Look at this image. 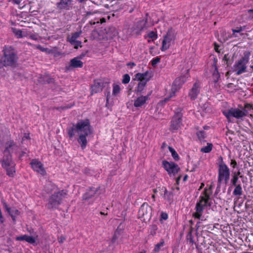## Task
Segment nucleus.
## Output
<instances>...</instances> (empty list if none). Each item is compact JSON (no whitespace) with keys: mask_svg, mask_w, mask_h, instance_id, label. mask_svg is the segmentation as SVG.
I'll use <instances>...</instances> for the list:
<instances>
[{"mask_svg":"<svg viewBox=\"0 0 253 253\" xmlns=\"http://www.w3.org/2000/svg\"><path fill=\"white\" fill-rule=\"evenodd\" d=\"M32 168L33 170L42 175L46 174V171L43 168L42 164L36 159H33L30 163Z\"/></svg>","mask_w":253,"mask_h":253,"instance_id":"obj_15","label":"nucleus"},{"mask_svg":"<svg viewBox=\"0 0 253 253\" xmlns=\"http://www.w3.org/2000/svg\"><path fill=\"white\" fill-rule=\"evenodd\" d=\"M153 192L154 193H156L157 192V190L156 189H153Z\"/></svg>","mask_w":253,"mask_h":253,"instance_id":"obj_60","label":"nucleus"},{"mask_svg":"<svg viewBox=\"0 0 253 253\" xmlns=\"http://www.w3.org/2000/svg\"><path fill=\"white\" fill-rule=\"evenodd\" d=\"M168 218V215L166 212H162L161 214V219L167 220Z\"/></svg>","mask_w":253,"mask_h":253,"instance_id":"obj_44","label":"nucleus"},{"mask_svg":"<svg viewBox=\"0 0 253 253\" xmlns=\"http://www.w3.org/2000/svg\"><path fill=\"white\" fill-rule=\"evenodd\" d=\"M70 43L74 46L75 48H78L79 46H82V42L76 40L75 42H69Z\"/></svg>","mask_w":253,"mask_h":253,"instance_id":"obj_39","label":"nucleus"},{"mask_svg":"<svg viewBox=\"0 0 253 253\" xmlns=\"http://www.w3.org/2000/svg\"><path fill=\"white\" fill-rule=\"evenodd\" d=\"M160 191L161 192V196L165 199H167L168 200H170L172 197V194L170 192H168L165 187H163L161 188Z\"/></svg>","mask_w":253,"mask_h":253,"instance_id":"obj_27","label":"nucleus"},{"mask_svg":"<svg viewBox=\"0 0 253 253\" xmlns=\"http://www.w3.org/2000/svg\"><path fill=\"white\" fill-rule=\"evenodd\" d=\"M82 33V31L80 30L79 32L73 33L70 38H68L69 42H75L80 36Z\"/></svg>","mask_w":253,"mask_h":253,"instance_id":"obj_32","label":"nucleus"},{"mask_svg":"<svg viewBox=\"0 0 253 253\" xmlns=\"http://www.w3.org/2000/svg\"><path fill=\"white\" fill-rule=\"evenodd\" d=\"M162 164L165 169L170 176L172 175L174 176L180 170L178 166L173 162H169L164 160L163 161Z\"/></svg>","mask_w":253,"mask_h":253,"instance_id":"obj_13","label":"nucleus"},{"mask_svg":"<svg viewBox=\"0 0 253 253\" xmlns=\"http://www.w3.org/2000/svg\"><path fill=\"white\" fill-rule=\"evenodd\" d=\"M166 146H167V144L165 142H164L162 144V148L164 149V148H165L166 147Z\"/></svg>","mask_w":253,"mask_h":253,"instance_id":"obj_56","label":"nucleus"},{"mask_svg":"<svg viewBox=\"0 0 253 253\" xmlns=\"http://www.w3.org/2000/svg\"><path fill=\"white\" fill-rule=\"evenodd\" d=\"M249 61V56L247 54L244 55L240 59L236 61L234 65V69L236 72V75H240L245 73L246 71L247 64Z\"/></svg>","mask_w":253,"mask_h":253,"instance_id":"obj_10","label":"nucleus"},{"mask_svg":"<svg viewBox=\"0 0 253 253\" xmlns=\"http://www.w3.org/2000/svg\"><path fill=\"white\" fill-rule=\"evenodd\" d=\"M152 198L154 199V201H155V195H153L152 196Z\"/></svg>","mask_w":253,"mask_h":253,"instance_id":"obj_61","label":"nucleus"},{"mask_svg":"<svg viewBox=\"0 0 253 253\" xmlns=\"http://www.w3.org/2000/svg\"><path fill=\"white\" fill-rule=\"evenodd\" d=\"M2 167L6 170L9 176L13 177L15 173V164L12 161L11 155H4L0 161Z\"/></svg>","mask_w":253,"mask_h":253,"instance_id":"obj_6","label":"nucleus"},{"mask_svg":"<svg viewBox=\"0 0 253 253\" xmlns=\"http://www.w3.org/2000/svg\"><path fill=\"white\" fill-rule=\"evenodd\" d=\"M224 115L226 117L228 121L231 122L230 118L233 117L236 119H240L246 116V113L244 112L242 108H231L228 111H225L223 112Z\"/></svg>","mask_w":253,"mask_h":253,"instance_id":"obj_12","label":"nucleus"},{"mask_svg":"<svg viewBox=\"0 0 253 253\" xmlns=\"http://www.w3.org/2000/svg\"><path fill=\"white\" fill-rule=\"evenodd\" d=\"M235 187L233 194L235 196H241L242 194V189L241 185L240 184H238V185L234 186Z\"/></svg>","mask_w":253,"mask_h":253,"instance_id":"obj_31","label":"nucleus"},{"mask_svg":"<svg viewBox=\"0 0 253 253\" xmlns=\"http://www.w3.org/2000/svg\"><path fill=\"white\" fill-rule=\"evenodd\" d=\"M17 147L15 143L13 141H9L6 143L5 149L3 152L4 155H11L10 152H12L13 148Z\"/></svg>","mask_w":253,"mask_h":253,"instance_id":"obj_24","label":"nucleus"},{"mask_svg":"<svg viewBox=\"0 0 253 253\" xmlns=\"http://www.w3.org/2000/svg\"><path fill=\"white\" fill-rule=\"evenodd\" d=\"M195 246H196V249H198V245L196 243V244H195Z\"/></svg>","mask_w":253,"mask_h":253,"instance_id":"obj_63","label":"nucleus"},{"mask_svg":"<svg viewBox=\"0 0 253 253\" xmlns=\"http://www.w3.org/2000/svg\"><path fill=\"white\" fill-rule=\"evenodd\" d=\"M147 21L146 20L143 19L138 21L136 24V29L138 32H140L144 29L146 27Z\"/></svg>","mask_w":253,"mask_h":253,"instance_id":"obj_29","label":"nucleus"},{"mask_svg":"<svg viewBox=\"0 0 253 253\" xmlns=\"http://www.w3.org/2000/svg\"><path fill=\"white\" fill-rule=\"evenodd\" d=\"M149 99V95L146 96L141 95L134 100L133 105L136 108H141L146 104Z\"/></svg>","mask_w":253,"mask_h":253,"instance_id":"obj_19","label":"nucleus"},{"mask_svg":"<svg viewBox=\"0 0 253 253\" xmlns=\"http://www.w3.org/2000/svg\"><path fill=\"white\" fill-rule=\"evenodd\" d=\"M193 232V228L191 227L189 232H188V234L186 235V240L190 245L196 244V242L194 240V236L192 234Z\"/></svg>","mask_w":253,"mask_h":253,"instance_id":"obj_28","label":"nucleus"},{"mask_svg":"<svg viewBox=\"0 0 253 253\" xmlns=\"http://www.w3.org/2000/svg\"><path fill=\"white\" fill-rule=\"evenodd\" d=\"M67 191L62 190L58 192H55L49 198L46 206L48 209H57L61 204L64 198L65 197Z\"/></svg>","mask_w":253,"mask_h":253,"instance_id":"obj_5","label":"nucleus"},{"mask_svg":"<svg viewBox=\"0 0 253 253\" xmlns=\"http://www.w3.org/2000/svg\"><path fill=\"white\" fill-rule=\"evenodd\" d=\"M160 61V58L157 57L156 58H153L151 61V64L152 66L155 67L158 63H159Z\"/></svg>","mask_w":253,"mask_h":253,"instance_id":"obj_41","label":"nucleus"},{"mask_svg":"<svg viewBox=\"0 0 253 253\" xmlns=\"http://www.w3.org/2000/svg\"><path fill=\"white\" fill-rule=\"evenodd\" d=\"M117 234H118L117 232H115V233L113 236V237L112 238V242L113 243H114L116 241L117 239L118 238Z\"/></svg>","mask_w":253,"mask_h":253,"instance_id":"obj_49","label":"nucleus"},{"mask_svg":"<svg viewBox=\"0 0 253 253\" xmlns=\"http://www.w3.org/2000/svg\"><path fill=\"white\" fill-rule=\"evenodd\" d=\"M34 46L36 48L42 51L45 52H49L48 48L42 47L41 45H39H39H35Z\"/></svg>","mask_w":253,"mask_h":253,"instance_id":"obj_42","label":"nucleus"},{"mask_svg":"<svg viewBox=\"0 0 253 253\" xmlns=\"http://www.w3.org/2000/svg\"><path fill=\"white\" fill-rule=\"evenodd\" d=\"M15 34L18 37V38H21L22 37V31L21 30H17L15 32Z\"/></svg>","mask_w":253,"mask_h":253,"instance_id":"obj_48","label":"nucleus"},{"mask_svg":"<svg viewBox=\"0 0 253 253\" xmlns=\"http://www.w3.org/2000/svg\"><path fill=\"white\" fill-rule=\"evenodd\" d=\"M242 109L246 113V116H247L249 113L252 112V110H253V106L249 104H245L244 107H242Z\"/></svg>","mask_w":253,"mask_h":253,"instance_id":"obj_33","label":"nucleus"},{"mask_svg":"<svg viewBox=\"0 0 253 253\" xmlns=\"http://www.w3.org/2000/svg\"><path fill=\"white\" fill-rule=\"evenodd\" d=\"M112 29L113 32V36H115L117 34V31H116V29L115 28H112Z\"/></svg>","mask_w":253,"mask_h":253,"instance_id":"obj_54","label":"nucleus"},{"mask_svg":"<svg viewBox=\"0 0 253 253\" xmlns=\"http://www.w3.org/2000/svg\"><path fill=\"white\" fill-rule=\"evenodd\" d=\"M233 85V84H228L227 85V87L228 88H231L232 87V86Z\"/></svg>","mask_w":253,"mask_h":253,"instance_id":"obj_57","label":"nucleus"},{"mask_svg":"<svg viewBox=\"0 0 253 253\" xmlns=\"http://www.w3.org/2000/svg\"><path fill=\"white\" fill-rule=\"evenodd\" d=\"M81 57H76L70 60V64L66 68L70 69L71 68H82L83 66V62L79 60Z\"/></svg>","mask_w":253,"mask_h":253,"instance_id":"obj_22","label":"nucleus"},{"mask_svg":"<svg viewBox=\"0 0 253 253\" xmlns=\"http://www.w3.org/2000/svg\"><path fill=\"white\" fill-rule=\"evenodd\" d=\"M120 87L119 85H113V94L114 95H117L118 94L120 93Z\"/></svg>","mask_w":253,"mask_h":253,"instance_id":"obj_37","label":"nucleus"},{"mask_svg":"<svg viewBox=\"0 0 253 253\" xmlns=\"http://www.w3.org/2000/svg\"><path fill=\"white\" fill-rule=\"evenodd\" d=\"M3 56L0 59V69L3 66H13L17 62L18 57L16 50L11 46H4Z\"/></svg>","mask_w":253,"mask_h":253,"instance_id":"obj_2","label":"nucleus"},{"mask_svg":"<svg viewBox=\"0 0 253 253\" xmlns=\"http://www.w3.org/2000/svg\"><path fill=\"white\" fill-rule=\"evenodd\" d=\"M231 165L233 166V168H235L237 166V163L235 160H232L231 161Z\"/></svg>","mask_w":253,"mask_h":253,"instance_id":"obj_51","label":"nucleus"},{"mask_svg":"<svg viewBox=\"0 0 253 253\" xmlns=\"http://www.w3.org/2000/svg\"><path fill=\"white\" fill-rule=\"evenodd\" d=\"M212 147L213 145L211 143H208L206 146L201 148V151L205 153H210L211 151Z\"/></svg>","mask_w":253,"mask_h":253,"instance_id":"obj_30","label":"nucleus"},{"mask_svg":"<svg viewBox=\"0 0 253 253\" xmlns=\"http://www.w3.org/2000/svg\"><path fill=\"white\" fill-rule=\"evenodd\" d=\"M188 176L187 175H185L183 177V181H186L187 179Z\"/></svg>","mask_w":253,"mask_h":253,"instance_id":"obj_58","label":"nucleus"},{"mask_svg":"<svg viewBox=\"0 0 253 253\" xmlns=\"http://www.w3.org/2000/svg\"><path fill=\"white\" fill-rule=\"evenodd\" d=\"M217 60L214 58V62L212 67L214 68V71L212 73L213 79L214 83H217L220 77L219 73L218 71L217 67L216 66Z\"/></svg>","mask_w":253,"mask_h":253,"instance_id":"obj_25","label":"nucleus"},{"mask_svg":"<svg viewBox=\"0 0 253 253\" xmlns=\"http://www.w3.org/2000/svg\"><path fill=\"white\" fill-rule=\"evenodd\" d=\"M109 92L108 93L107 96V101H108L109 98H108V95L109 94Z\"/></svg>","mask_w":253,"mask_h":253,"instance_id":"obj_62","label":"nucleus"},{"mask_svg":"<svg viewBox=\"0 0 253 253\" xmlns=\"http://www.w3.org/2000/svg\"><path fill=\"white\" fill-rule=\"evenodd\" d=\"M180 178H181V177H180V176H179V177H178L177 178V179H176V182H177V183H178V182L179 180L180 179Z\"/></svg>","mask_w":253,"mask_h":253,"instance_id":"obj_59","label":"nucleus"},{"mask_svg":"<svg viewBox=\"0 0 253 253\" xmlns=\"http://www.w3.org/2000/svg\"><path fill=\"white\" fill-rule=\"evenodd\" d=\"M203 194V195L200 197L199 202L196 204L195 208L196 212L193 214L195 218L199 219H201L205 207L207 206L211 207L212 204L211 202L210 201V196L208 193L207 189L204 190Z\"/></svg>","mask_w":253,"mask_h":253,"instance_id":"obj_3","label":"nucleus"},{"mask_svg":"<svg viewBox=\"0 0 253 253\" xmlns=\"http://www.w3.org/2000/svg\"><path fill=\"white\" fill-rule=\"evenodd\" d=\"M169 151L171 153V156H172L173 158L175 160L177 161L179 160V156L177 152L175 151V150L171 147L169 146Z\"/></svg>","mask_w":253,"mask_h":253,"instance_id":"obj_34","label":"nucleus"},{"mask_svg":"<svg viewBox=\"0 0 253 253\" xmlns=\"http://www.w3.org/2000/svg\"><path fill=\"white\" fill-rule=\"evenodd\" d=\"M30 38L35 41H38L39 40L38 37L35 35H31Z\"/></svg>","mask_w":253,"mask_h":253,"instance_id":"obj_47","label":"nucleus"},{"mask_svg":"<svg viewBox=\"0 0 253 253\" xmlns=\"http://www.w3.org/2000/svg\"><path fill=\"white\" fill-rule=\"evenodd\" d=\"M2 204L4 209L9 213L13 221L15 222L16 216L18 215L20 213L19 211L15 208L11 209L10 208L4 201H2Z\"/></svg>","mask_w":253,"mask_h":253,"instance_id":"obj_17","label":"nucleus"},{"mask_svg":"<svg viewBox=\"0 0 253 253\" xmlns=\"http://www.w3.org/2000/svg\"><path fill=\"white\" fill-rule=\"evenodd\" d=\"M173 40V35L172 33L169 31L167 34L164 37L162 42V46L161 49L162 51H166L170 47L171 41Z\"/></svg>","mask_w":253,"mask_h":253,"instance_id":"obj_14","label":"nucleus"},{"mask_svg":"<svg viewBox=\"0 0 253 253\" xmlns=\"http://www.w3.org/2000/svg\"><path fill=\"white\" fill-rule=\"evenodd\" d=\"M246 27H237L235 29H232V34L228 35V36H226L223 38L224 41L228 40L229 39L232 38H240L241 36L244 35V33L243 32L245 30Z\"/></svg>","mask_w":253,"mask_h":253,"instance_id":"obj_16","label":"nucleus"},{"mask_svg":"<svg viewBox=\"0 0 253 253\" xmlns=\"http://www.w3.org/2000/svg\"><path fill=\"white\" fill-rule=\"evenodd\" d=\"M99 188L100 187L99 186L97 187H90L84 195L83 199L87 200L96 194H99L100 193H98Z\"/></svg>","mask_w":253,"mask_h":253,"instance_id":"obj_21","label":"nucleus"},{"mask_svg":"<svg viewBox=\"0 0 253 253\" xmlns=\"http://www.w3.org/2000/svg\"><path fill=\"white\" fill-rule=\"evenodd\" d=\"M135 64L134 62H129L127 64V66H130L131 67H132L133 66H135Z\"/></svg>","mask_w":253,"mask_h":253,"instance_id":"obj_53","label":"nucleus"},{"mask_svg":"<svg viewBox=\"0 0 253 253\" xmlns=\"http://www.w3.org/2000/svg\"><path fill=\"white\" fill-rule=\"evenodd\" d=\"M200 91V84L199 82H196L189 92V96L192 100H195Z\"/></svg>","mask_w":253,"mask_h":253,"instance_id":"obj_18","label":"nucleus"},{"mask_svg":"<svg viewBox=\"0 0 253 253\" xmlns=\"http://www.w3.org/2000/svg\"><path fill=\"white\" fill-rule=\"evenodd\" d=\"M148 37L153 41L157 38V35L156 32L151 31L148 34Z\"/></svg>","mask_w":253,"mask_h":253,"instance_id":"obj_40","label":"nucleus"},{"mask_svg":"<svg viewBox=\"0 0 253 253\" xmlns=\"http://www.w3.org/2000/svg\"><path fill=\"white\" fill-rule=\"evenodd\" d=\"M230 178V170L224 163L219 165L218 169V180L216 190H219L221 184L224 182L227 184Z\"/></svg>","mask_w":253,"mask_h":253,"instance_id":"obj_4","label":"nucleus"},{"mask_svg":"<svg viewBox=\"0 0 253 253\" xmlns=\"http://www.w3.org/2000/svg\"><path fill=\"white\" fill-rule=\"evenodd\" d=\"M189 70H186V73L181 75L180 77L176 78L174 82L173 83L171 92L170 93V96L168 98H166L164 99L165 102L168 101L170 98L174 96L175 92L180 88L181 86L187 81V79L189 78V75L188 74Z\"/></svg>","mask_w":253,"mask_h":253,"instance_id":"obj_8","label":"nucleus"},{"mask_svg":"<svg viewBox=\"0 0 253 253\" xmlns=\"http://www.w3.org/2000/svg\"><path fill=\"white\" fill-rule=\"evenodd\" d=\"M58 242L61 244L65 240V238L64 236H60L58 237Z\"/></svg>","mask_w":253,"mask_h":253,"instance_id":"obj_46","label":"nucleus"},{"mask_svg":"<svg viewBox=\"0 0 253 253\" xmlns=\"http://www.w3.org/2000/svg\"><path fill=\"white\" fill-rule=\"evenodd\" d=\"M228 60H229L228 55L225 54L223 57V60L226 61V64L227 66H229V64L228 63Z\"/></svg>","mask_w":253,"mask_h":253,"instance_id":"obj_45","label":"nucleus"},{"mask_svg":"<svg viewBox=\"0 0 253 253\" xmlns=\"http://www.w3.org/2000/svg\"><path fill=\"white\" fill-rule=\"evenodd\" d=\"M249 16L251 18L253 19V9H250L248 10Z\"/></svg>","mask_w":253,"mask_h":253,"instance_id":"obj_52","label":"nucleus"},{"mask_svg":"<svg viewBox=\"0 0 253 253\" xmlns=\"http://www.w3.org/2000/svg\"><path fill=\"white\" fill-rule=\"evenodd\" d=\"M130 81V77L128 74H125L123 77L122 83L124 84L128 83Z\"/></svg>","mask_w":253,"mask_h":253,"instance_id":"obj_38","label":"nucleus"},{"mask_svg":"<svg viewBox=\"0 0 253 253\" xmlns=\"http://www.w3.org/2000/svg\"><path fill=\"white\" fill-rule=\"evenodd\" d=\"M72 0H60V1L57 3V8L60 10H69L70 7Z\"/></svg>","mask_w":253,"mask_h":253,"instance_id":"obj_23","label":"nucleus"},{"mask_svg":"<svg viewBox=\"0 0 253 253\" xmlns=\"http://www.w3.org/2000/svg\"><path fill=\"white\" fill-rule=\"evenodd\" d=\"M104 83L101 80H95L91 86V93H96L102 91Z\"/></svg>","mask_w":253,"mask_h":253,"instance_id":"obj_20","label":"nucleus"},{"mask_svg":"<svg viewBox=\"0 0 253 253\" xmlns=\"http://www.w3.org/2000/svg\"><path fill=\"white\" fill-rule=\"evenodd\" d=\"M238 177L237 176V175H233V177L231 179V183L233 186H236L238 185L237 184V181L238 180Z\"/></svg>","mask_w":253,"mask_h":253,"instance_id":"obj_43","label":"nucleus"},{"mask_svg":"<svg viewBox=\"0 0 253 253\" xmlns=\"http://www.w3.org/2000/svg\"><path fill=\"white\" fill-rule=\"evenodd\" d=\"M241 172L239 171H238L237 172H235L233 175H237V176L238 177V176H239Z\"/></svg>","mask_w":253,"mask_h":253,"instance_id":"obj_55","label":"nucleus"},{"mask_svg":"<svg viewBox=\"0 0 253 253\" xmlns=\"http://www.w3.org/2000/svg\"><path fill=\"white\" fill-rule=\"evenodd\" d=\"M91 126L88 120H80L76 125H73L72 127L67 128L68 135L70 139H72L77 133L79 137L77 139L82 149H84L87 144L86 136L90 134Z\"/></svg>","mask_w":253,"mask_h":253,"instance_id":"obj_1","label":"nucleus"},{"mask_svg":"<svg viewBox=\"0 0 253 253\" xmlns=\"http://www.w3.org/2000/svg\"><path fill=\"white\" fill-rule=\"evenodd\" d=\"M149 74L150 73L148 71L144 73H138L135 74V79L140 81L134 89V91L137 94L141 93L144 90L147 82L151 77Z\"/></svg>","mask_w":253,"mask_h":253,"instance_id":"obj_7","label":"nucleus"},{"mask_svg":"<svg viewBox=\"0 0 253 253\" xmlns=\"http://www.w3.org/2000/svg\"><path fill=\"white\" fill-rule=\"evenodd\" d=\"M197 135L200 140H202L206 137V134L204 131H199L197 132Z\"/></svg>","mask_w":253,"mask_h":253,"instance_id":"obj_36","label":"nucleus"},{"mask_svg":"<svg viewBox=\"0 0 253 253\" xmlns=\"http://www.w3.org/2000/svg\"><path fill=\"white\" fill-rule=\"evenodd\" d=\"M182 109L178 108L176 109L175 114L173 116L169 127V130L174 132L177 131L181 127L182 125Z\"/></svg>","mask_w":253,"mask_h":253,"instance_id":"obj_9","label":"nucleus"},{"mask_svg":"<svg viewBox=\"0 0 253 253\" xmlns=\"http://www.w3.org/2000/svg\"><path fill=\"white\" fill-rule=\"evenodd\" d=\"M152 208L147 203H143L138 211L139 218L144 221L149 220L151 218Z\"/></svg>","mask_w":253,"mask_h":253,"instance_id":"obj_11","label":"nucleus"},{"mask_svg":"<svg viewBox=\"0 0 253 253\" xmlns=\"http://www.w3.org/2000/svg\"><path fill=\"white\" fill-rule=\"evenodd\" d=\"M164 245V241L163 240H162L160 243L157 244L155 245V248L153 250V252L155 253L158 252L161 248L163 247Z\"/></svg>","mask_w":253,"mask_h":253,"instance_id":"obj_35","label":"nucleus"},{"mask_svg":"<svg viewBox=\"0 0 253 253\" xmlns=\"http://www.w3.org/2000/svg\"><path fill=\"white\" fill-rule=\"evenodd\" d=\"M100 214H102V215H105V214L104 213V212H102V211H101V212H100Z\"/></svg>","mask_w":253,"mask_h":253,"instance_id":"obj_64","label":"nucleus"},{"mask_svg":"<svg viewBox=\"0 0 253 253\" xmlns=\"http://www.w3.org/2000/svg\"><path fill=\"white\" fill-rule=\"evenodd\" d=\"M219 47V46L217 43H214V49L217 52H218V53L220 52V51L218 49Z\"/></svg>","mask_w":253,"mask_h":253,"instance_id":"obj_50","label":"nucleus"},{"mask_svg":"<svg viewBox=\"0 0 253 253\" xmlns=\"http://www.w3.org/2000/svg\"><path fill=\"white\" fill-rule=\"evenodd\" d=\"M16 240L18 241H26V242L30 244H34L36 242L35 239L34 237L27 235H24L21 236L17 237Z\"/></svg>","mask_w":253,"mask_h":253,"instance_id":"obj_26","label":"nucleus"}]
</instances>
